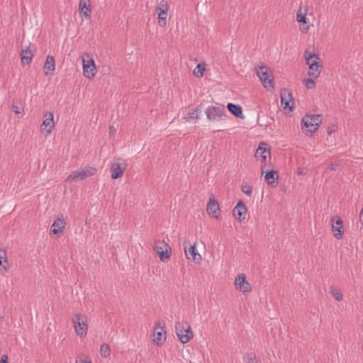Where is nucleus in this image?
I'll return each mask as SVG.
<instances>
[{"label":"nucleus","instance_id":"nucleus-3","mask_svg":"<svg viewBox=\"0 0 363 363\" xmlns=\"http://www.w3.org/2000/svg\"><path fill=\"white\" fill-rule=\"evenodd\" d=\"M72 324L75 333L80 337H84L87 335L88 323L87 317L85 315L77 313L73 316Z\"/></svg>","mask_w":363,"mask_h":363},{"label":"nucleus","instance_id":"nucleus-19","mask_svg":"<svg viewBox=\"0 0 363 363\" xmlns=\"http://www.w3.org/2000/svg\"><path fill=\"white\" fill-rule=\"evenodd\" d=\"M55 69V63L54 57L52 55H48L44 64L43 71L45 75L53 74Z\"/></svg>","mask_w":363,"mask_h":363},{"label":"nucleus","instance_id":"nucleus-24","mask_svg":"<svg viewBox=\"0 0 363 363\" xmlns=\"http://www.w3.org/2000/svg\"><path fill=\"white\" fill-rule=\"evenodd\" d=\"M33 52L30 50V46L23 49L21 52V63L23 65H28L30 63L33 58Z\"/></svg>","mask_w":363,"mask_h":363},{"label":"nucleus","instance_id":"nucleus-14","mask_svg":"<svg viewBox=\"0 0 363 363\" xmlns=\"http://www.w3.org/2000/svg\"><path fill=\"white\" fill-rule=\"evenodd\" d=\"M255 156L257 160H260L262 162H266L267 160H270L271 153L269 148L267 147V144L264 143H261L257 149Z\"/></svg>","mask_w":363,"mask_h":363},{"label":"nucleus","instance_id":"nucleus-16","mask_svg":"<svg viewBox=\"0 0 363 363\" xmlns=\"http://www.w3.org/2000/svg\"><path fill=\"white\" fill-rule=\"evenodd\" d=\"M44 120L41 125V130L50 133L55 127L54 115L52 112H47L44 115Z\"/></svg>","mask_w":363,"mask_h":363},{"label":"nucleus","instance_id":"nucleus-5","mask_svg":"<svg viewBox=\"0 0 363 363\" xmlns=\"http://www.w3.org/2000/svg\"><path fill=\"white\" fill-rule=\"evenodd\" d=\"M84 75L89 78H93L96 74V67L94 60L88 53H84L82 57Z\"/></svg>","mask_w":363,"mask_h":363},{"label":"nucleus","instance_id":"nucleus-34","mask_svg":"<svg viewBox=\"0 0 363 363\" xmlns=\"http://www.w3.org/2000/svg\"><path fill=\"white\" fill-rule=\"evenodd\" d=\"M242 191L247 196H251L252 193L251 186L247 184L242 186Z\"/></svg>","mask_w":363,"mask_h":363},{"label":"nucleus","instance_id":"nucleus-9","mask_svg":"<svg viewBox=\"0 0 363 363\" xmlns=\"http://www.w3.org/2000/svg\"><path fill=\"white\" fill-rule=\"evenodd\" d=\"M225 113L223 106H209L206 109V117L209 121H220Z\"/></svg>","mask_w":363,"mask_h":363},{"label":"nucleus","instance_id":"nucleus-20","mask_svg":"<svg viewBox=\"0 0 363 363\" xmlns=\"http://www.w3.org/2000/svg\"><path fill=\"white\" fill-rule=\"evenodd\" d=\"M79 9L81 15L85 18H89L91 14V3L89 0H80Z\"/></svg>","mask_w":363,"mask_h":363},{"label":"nucleus","instance_id":"nucleus-44","mask_svg":"<svg viewBox=\"0 0 363 363\" xmlns=\"http://www.w3.org/2000/svg\"><path fill=\"white\" fill-rule=\"evenodd\" d=\"M3 268H4V269H6V267L5 265H4V266H3Z\"/></svg>","mask_w":363,"mask_h":363},{"label":"nucleus","instance_id":"nucleus-13","mask_svg":"<svg viewBox=\"0 0 363 363\" xmlns=\"http://www.w3.org/2000/svg\"><path fill=\"white\" fill-rule=\"evenodd\" d=\"M235 286L237 290L245 294L252 291L250 284L246 280L244 274H239L235 279Z\"/></svg>","mask_w":363,"mask_h":363},{"label":"nucleus","instance_id":"nucleus-23","mask_svg":"<svg viewBox=\"0 0 363 363\" xmlns=\"http://www.w3.org/2000/svg\"><path fill=\"white\" fill-rule=\"evenodd\" d=\"M185 254L188 259H190V255L194 262H200L201 260V256L197 252L195 244L190 246L188 250H185Z\"/></svg>","mask_w":363,"mask_h":363},{"label":"nucleus","instance_id":"nucleus-32","mask_svg":"<svg viewBox=\"0 0 363 363\" xmlns=\"http://www.w3.org/2000/svg\"><path fill=\"white\" fill-rule=\"evenodd\" d=\"M331 294L333 296V297L337 300V301H341L342 299V294L341 293V291L339 290V289H333L331 291Z\"/></svg>","mask_w":363,"mask_h":363},{"label":"nucleus","instance_id":"nucleus-12","mask_svg":"<svg viewBox=\"0 0 363 363\" xmlns=\"http://www.w3.org/2000/svg\"><path fill=\"white\" fill-rule=\"evenodd\" d=\"M335 217L331 218L332 230L333 232L334 237L337 240H341L344 234L343 222L340 216H337L336 220H335Z\"/></svg>","mask_w":363,"mask_h":363},{"label":"nucleus","instance_id":"nucleus-27","mask_svg":"<svg viewBox=\"0 0 363 363\" xmlns=\"http://www.w3.org/2000/svg\"><path fill=\"white\" fill-rule=\"evenodd\" d=\"M201 110L199 107H196L189 111L187 115L184 118L186 122H193L195 123L199 118V113Z\"/></svg>","mask_w":363,"mask_h":363},{"label":"nucleus","instance_id":"nucleus-28","mask_svg":"<svg viewBox=\"0 0 363 363\" xmlns=\"http://www.w3.org/2000/svg\"><path fill=\"white\" fill-rule=\"evenodd\" d=\"M279 179V175L277 171L270 170L266 172L264 176V179L269 185H273L275 183H277Z\"/></svg>","mask_w":363,"mask_h":363},{"label":"nucleus","instance_id":"nucleus-38","mask_svg":"<svg viewBox=\"0 0 363 363\" xmlns=\"http://www.w3.org/2000/svg\"><path fill=\"white\" fill-rule=\"evenodd\" d=\"M337 166H338V164H337L331 163V164L329 165V169H330V170H335V169L337 168Z\"/></svg>","mask_w":363,"mask_h":363},{"label":"nucleus","instance_id":"nucleus-40","mask_svg":"<svg viewBox=\"0 0 363 363\" xmlns=\"http://www.w3.org/2000/svg\"><path fill=\"white\" fill-rule=\"evenodd\" d=\"M3 259H4V262L5 263L7 262V259H4L3 256H1L0 255V267L2 266V263H3Z\"/></svg>","mask_w":363,"mask_h":363},{"label":"nucleus","instance_id":"nucleus-30","mask_svg":"<svg viewBox=\"0 0 363 363\" xmlns=\"http://www.w3.org/2000/svg\"><path fill=\"white\" fill-rule=\"evenodd\" d=\"M205 69V65L198 64L194 70V74L199 77H203Z\"/></svg>","mask_w":363,"mask_h":363},{"label":"nucleus","instance_id":"nucleus-1","mask_svg":"<svg viewBox=\"0 0 363 363\" xmlns=\"http://www.w3.org/2000/svg\"><path fill=\"white\" fill-rule=\"evenodd\" d=\"M322 123L320 114H306L301 120V128L306 135H312L315 133Z\"/></svg>","mask_w":363,"mask_h":363},{"label":"nucleus","instance_id":"nucleus-18","mask_svg":"<svg viewBox=\"0 0 363 363\" xmlns=\"http://www.w3.org/2000/svg\"><path fill=\"white\" fill-rule=\"evenodd\" d=\"M233 216L240 221L245 219L247 208L242 201H240L233 211Z\"/></svg>","mask_w":363,"mask_h":363},{"label":"nucleus","instance_id":"nucleus-15","mask_svg":"<svg viewBox=\"0 0 363 363\" xmlns=\"http://www.w3.org/2000/svg\"><path fill=\"white\" fill-rule=\"evenodd\" d=\"M153 336V340L158 346L162 345L166 340V331L164 327L160 326V323L155 325Z\"/></svg>","mask_w":363,"mask_h":363},{"label":"nucleus","instance_id":"nucleus-10","mask_svg":"<svg viewBox=\"0 0 363 363\" xmlns=\"http://www.w3.org/2000/svg\"><path fill=\"white\" fill-rule=\"evenodd\" d=\"M168 4L165 0H161L156 8L158 15V23L160 26H164L167 24V16Z\"/></svg>","mask_w":363,"mask_h":363},{"label":"nucleus","instance_id":"nucleus-39","mask_svg":"<svg viewBox=\"0 0 363 363\" xmlns=\"http://www.w3.org/2000/svg\"><path fill=\"white\" fill-rule=\"evenodd\" d=\"M359 221H360L361 224L363 225V208L359 214Z\"/></svg>","mask_w":363,"mask_h":363},{"label":"nucleus","instance_id":"nucleus-43","mask_svg":"<svg viewBox=\"0 0 363 363\" xmlns=\"http://www.w3.org/2000/svg\"><path fill=\"white\" fill-rule=\"evenodd\" d=\"M252 360H253V358H252V357H250V358H249V362H250V361H252Z\"/></svg>","mask_w":363,"mask_h":363},{"label":"nucleus","instance_id":"nucleus-21","mask_svg":"<svg viewBox=\"0 0 363 363\" xmlns=\"http://www.w3.org/2000/svg\"><path fill=\"white\" fill-rule=\"evenodd\" d=\"M66 222L64 218H58L55 220L52 225V231L54 234L63 232L65 228Z\"/></svg>","mask_w":363,"mask_h":363},{"label":"nucleus","instance_id":"nucleus-41","mask_svg":"<svg viewBox=\"0 0 363 363\" xmlns=\"http://www.w3.org/2000/svg\"><path fill=\"white\" fill-rule=\"evenodd\" d=\"M303 172H304L303 168H298L297 169V174H298V175L303 174Z\"/></svg>","mask_w":363,"mask_h":363},{"label":"nucleus","instance_id":"nucleus-36","mask_svg":"<svg viewBox=\"0 0 363 363\" xmlns=\"http://www.w3.org/2000/svg\"><path fill=\"white\" fill-rule=\"evenodd\" d=\"M12 110L16 114H18L21 113L19 108L16 105H14V104L12 105Z\"/></svg>","mask_w":363,"mask_h":363},{"label":"nucleus","instance_id":"nucleus-31","mask_svg":"<svg viewBox=\"0 0 363 363\" xmlns=\"http://www.w3.org/2000/svg\"><path fill=\"white\" fill-rule=\"evenodd\" d=\"M100 353L103 357H107L111 354V348L107 344H102L100 348Z\"/></svg>","mask_w":363,"mask_h":363},{"label":"nucleus","instance_id":"nucleus-11","mask_svg":"<svg viewBox=\"0 0 363 363\" xmlns=\"http://www.w3.org/2000/svg\"><path fill=\"white\" fill-rule=\"evenodd\" d=\"M281 106L284 109L289 108L290 111L294 108V101L291 94L286 89L281 90Z\"/></svg>","mask_w":363,"mask_h":363},{"label":"nucleus","instance_id":"nucleus-7","mask_svg":"<svg viewBox=\"0 0 363 363\" xmlns=\"http://www.w3.org/2000/svg\"><path fill=\"white\" fill-rule=\"evenodd\" d=\"M154 250L157 252L160 260L162 262L168 260L172 255L171 247L164 241H157L154 246Z\"/></svg>","mask_w":363,"mask_h":363},{"label":"nucleus","instance_id":"nucleus-4","mask_svg":"<svg viewBox=\"0 0 363 363\" xmlns=\"http://www.w3.org/2000/svg\"><path fill=\"white\" fill-rule=\"evenodd\" d=\"M96 169L93 167H84V168L72 172L66 179L67 182H73L76 180H83L96 174Z\"/></svg>","mask_w":363,"mask_h":363},{"label":"nucleus","instance_id":"nucleus-33","mask_svg":"<svg viewBox=\"0 0 363 363\" xmlns=\"http://www.w3.org/2000/svg\"><path fill=\"white\" fill-rule=\"evenodd\" d=\"M314 79L315 78L311 77L304 80L305 85L308 89H313L315 87Z\"/></svg>","mask_w":363,"mask_h":363},{"label":"nucleus","instance_id":"nucleus-45","mask_svg":"<svg viewBox=\"0 0 363 363\" xmlns=\"http://www.w3.org/2000/svg\"><path fill=\"white\" fill-rule=\"evenodd\" d=\"M264 173V171H263V167H262V174Z\"/></svg>","mask_w":363,"mask_h":363},{"label":"nucleus","instance_id":"nucleus-29","mask_svg":"<svg viewBox=\"0 0 363 363\" xmlns=\"http://www.w3.org/2000/svg\"><path fill=\"white\" fill-rule=\"evenodd\" d=\"M306 62L308 65L313 62L321 63V60L319 56L315 53H311L308 51H306L304 53Z\"/></svg>","mask_w":363,"mask_h":363},{"label":"nucleus","instance_id":"nucleus-26","mask_svg":"<svg viewBox=\"0 0 363 363\" xmlns=\"http://www.w3.org/2000/svg\"><path fill=\"white\" fill-rule=\"evenodd\" d=\"M296 20L298 22L302 23L301 30L306 32L308 30L309 26L307 24L306 13H302L301 9H300L296 13Z\"/></svg>","mask_w":363,"mask_h":363},{"label":"nucleus","instance_id":"nucleus-17","mask_svg":"<svg viewBox=\"0 0 363 363\" xmlns=\"http://www.w3.org/2000/svg\"><path fill=\"white\" fill-rule=\"evenodd\" d=\"M206 211L210 216L218 218L220 216V206L218 203L216 201L213 196H211L209 199L208 203L207 204Z\"/></svg>","mask_w":363,"mask_h":363},{"label":"nucleus","instance_id":"nucleus-25","mask_svg":"<svg viewBox=\"0 0 363 363\" xmlns=\"http://www.w3.org/2000/svg\"><path fill=\"white\" fill-rule=\"evenodd\" d=\"M227 108L228 111L235 116L242 119L244 118L242 107L240 105L228 103L227 104Z\"/></svg>","mask_w":363,"mask_h":363},{"label":"nucleus","instance_id":"nucleus-8","mask_svg":"<svg viewBox=\"0 0 363 363\" xmlns=\"http://www.w3.org/2000/svg\"><path fill=\"white\" fill-rule=\"evenodd\" d=\"M257 74L259 80L263 84L264 86L267 90L273 89V76L272 74L268 71V69L264 66H261L257 70Z\"/></svg>","mask_w":363,"mask_h":363},{"label":"nucleus","instance_id":"nucleus-2","mask_svg":"<svg viewBox=\"0 0 363 363\" xmlns=\"http://www.w3.org/2000/svg\"><path fill=\"white\" fill-rule=\"evenodd\" d=\"M176 333L182 343L185 344L194 337L191 325L187 321H178L175 324Z\"/></svg>","mask_w":363,"mask_h":363},{"label":"nucleus","instance_id":"nucleus-6","mask_svg":"<svg viewBox=\"0 0 363 363\" xmlns=\"http://www.w3.org/2000/svg\"><path fill=\"white\" fill-rule=\"evenodd\" d=\"M127 166V162L124 159L121 157L114 159L110 167L111 178L116 179L121 177Z\"/></svg>","mask_w":363,"mask_h":363},{"label":"nucleus","instance_id":"nucleus-22","mask_svg":"<svg viewBox=\"0 0 363 363\" xmlns=\"http://www.w3.org/2000/svg\"><path fill=\"white\" fill-rule=\"evenodd\" d=\"M322 64L313 62L308 65V75L310 77L318 78L320 74Z\"/></svg>","mask_w":363,"mask_h":363},{"label":"nucleus","instance_id":"nucleus-42","mask_svg":"<svg viewBox=\"0 0 363 363\" xmlns=\"http://www.w3.org/2000/svg\"><path fill=\"white\" fill-rule=\"evenodd\" d=\"M109 131H110V133H113L116 132V128L113 126H110Z\"/></svg>","mask_w":363,"mask_h":363},{"label":"nucleus","instance_id":"nucleus-37","mask_svg":"<svg viewBox=\"0 0 363 363\" xmlns=\"http://www.w3.org/2000/svg\"><path fill=\"white\" fill-rule=\"evenodd\" d=\"M8 362V357L6 355H2L0 359V363H7Z\"/></svg>","mask_w":363,"mask_h":363},{"label":"nucleus","instance_id":"nucleus-35","mask_svg":"<svg viewBox=\"0 0 363 363\" xmlns=\"http://www.w3.org/2000/svg\"><path fill=\"white\" fill-rule=\"evenodd\" d=\"M75 363H92V362L89 359H76Z\"/></svg>","mask_w":363,"mask_h":363}]
</instances>
